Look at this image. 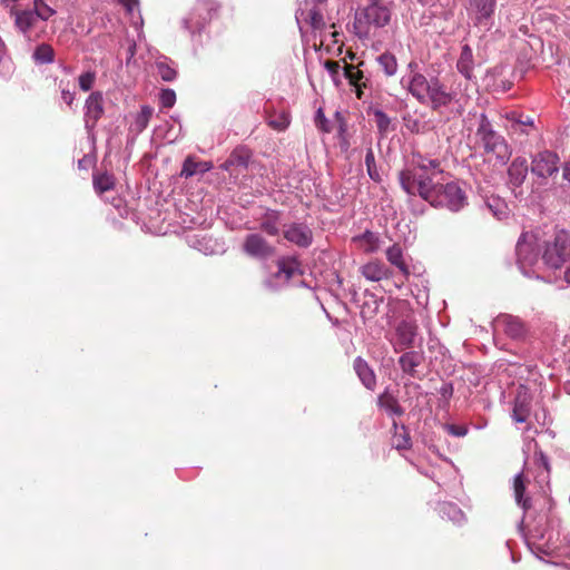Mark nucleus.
<instances>
[{
  "label": "nucleus",
  "mask_w": 570,
  "mask_h": 570,
  "mask_svg": "<svg viewBox=\"0 0 570 570\" xmlns=\"http://www.w3.org/2000/svg\"><path fill=\"white\" fill-rule=\"evenodd\" d=\"M417 336V322L413 314L409 313L395 325V336L393 341L395 352L413 348Z\"/></svg>",
  "instance_id": "nucleus-6"
},
{
  "label": "nucleus",
  "mask_w": 570,
  "mask_h": 570,
  "mask_svg": "<svg viewBox=\"0 0 570 570\" xmlns=\"http://www.w3.org/2000/svg\"><path fill=\"white\" fill-rule=\"evenodd\" d=\"M377 62L387 77H392L396 73L397 60L391 52H384L379 56Z\"/></svg>",
  "instance_id": "nucleus-32"
},
{
  "label": "nucleus",
  "mask_w": 570,
  "mask_h": 570,
  "mask_svg": "<svg viewBox=\"0 0 570 570\" xmlns=\"http://www.w3.org/2000/svg\"><path fill=\"white\" fill-rule=\"evenodd\" d=\"M513 490L517 503L521 504L523 509H528V499L523 498L525 492V480L522 473L514 476Z\"/></svg>",
  "instance_id": "nucleus-34"
},
{
  "label": "nucleus",
  "mask_w": 570,
  "mask_h": 570,
  "mask_svg": "<svg viewBox=\"0 0 570 570\" xmlns=\"http://www.w3.org/2000/svg\"><path fill=\"white\" fill-rule=\"evenodd\" d=\"M534 455L538 456V462L544 468L547 472H550V463L548 461V458L544 455V453L540 451H535Z\"/></svg>",
  "instance_id": "nucleus-47"
},
{
  "label": "nucleus",
  "mask_w": 570,
  "mask_h": 570,
  "mask_svg": "<svg viewBox=\"0 0 570 570\" xmlns=\"http://www.w3.org/2000/svg\"><path fill=\"white\" fill-rule=\"evenodd\" d=\"M518 262L522 267L532 266L538 261L533 235L522 234L517 244Z\"/></svg>",
  "instance_id": "nucleus-12"
},
{
  "label": "nucleus",
  "mask_w": 570,
  "mask_h": 570,
  "mask_svg": "<svg viewBox=\"0 0 570 570\" xmlns=\"http://www.w3.org/2000/svg\"><path fill=\"white\" fill-rule=\"evenodd\" d=\"M407 90L421 104H429L432 110L449 106L455 98V94L449 91L436 77L428 79L421 72H413Z\"/></svg>",
  "instance_id": "nucleus-2"
},
{
  "label": "nucleus",
  "mask_w": 570,
  "mask_h": 570,
  "mask_svg": "<svg viewBox=\"0 0 570 570\" xmlns=\"http://www.w3.org/2000/svg\"><path fill=\"white\" fill-rule=\"evenodd\" d=\"M354 87L356 88V97H357L358 99H361V98H362V95H363L362 87H366V83H365V82H363V83L356 85V86H354Z\"/></svg>",
  "instance_id": "nucleus-51"
},
{
  "label": "nucleus",
  "mask_w": 570,
  "mask_h": 570,
  "mask_svg": "<svg viewBox=\"0 0 570 570\" xmlns=\"http://www.w3.org/2000/svg\"><path fill=\"white\" fill-rule=\"evenodd\" d=\"M336 117H337L340 120H342V119H341V116H340V112H336Z\"/></svg>",
  "instance_id": "nucleus-56"
},
{
  "label": "nucleus",
  "mask_w": 570,
  "mask_h": 570,
  "mask_svg": "<svg viewBox=\"0 0 570 570\" xmlns=\"http://www.w3.org/2000/svg\"><path fill=\"white\" fill-rule=\"evenodd\" d=\"M353 242L358 244V247L366 254L374 253L380 247L379 237L370 230H366L361 236L354 237Z\"/></svg>",
  "instance_id": "nucleus-25"
},
{
  "label": "nucleus",
  "mask_w": 570,
  "mask_h": 570,
  "mask_svg": "<svg viewBox=\"0 0 570 570\" xmlns=\"http://www.w3.org/2000/svg\"><path fill=\"white\" fill-rule=\"evenodd\" d=\"M505 117L511 122L510 130H512L513 134L529 135L528 128L534 127L533 119L530 116L511 111L507 114Z\"/></svg>",
  "instance_id": "nucleus-21"
},
{
  "label": "nucleus",
  "mask_w": 570,
  "mask_h": 570,
  "mask_svg": "<svg viewBox=\"0 0 570 570\" xmlns=\"http://www.w3.org/2000/svg\"><path fill=\"white\" fill-rule=\"evenodd\" d=\"M32 57L39 63H50L55 60V50L50 45L41 43L35 49Z\"/></svg>",
  "instance_id": "nucleus-33"
},
{
  "label": "nucleus",
  "mask_w": 570,
  "mask_h": 570,
  "mask_svg": "<svg viewBox=\"0 0 570 570\" xmlns=\"http://www.w3.org/2000/svg\"><path fill=\"white\" fill-rule=\"evenodd\" d=\"M325 68L331 72V73H337L338 70H340V62L338 61H334V60H326L325 62Z\"/></svg>",
  "instance_id": "nucleus-48"
},
{
  "label": "nucleus",
  "mask_w": 570,
  "mask_h": 570,
  "mask_svg": "<svg viewBox=\"0 0 570 570\" xmlns=\"http://www.w3.org/2000/svg\"><path fill=\"white\" fill-rule=\"evenodd\" d=\"M307 21L314 30H323L325 28L323 14L316 9L308 11Z\"/></svg>",
  "instance_id": "nucleus-38"
},
{
  "label": "nucleus",
  "mask_w": 570,
  "mask_h": 570,
  "mask_svg": "<svg viewBox=\"0 0 570 570\" xmlns=\"http://www.w3.org/2000/svg\"><path fill=\"white\" fill-rule=\"evenodd\" d=\"M417 68V63L416 62H410L409 63V69H410V76H409V79L411 78V76L413 75V72H417L415 69Z\"/></svg>",
  "instance_id": "nucleus-52"
},
{
  "label": "nucleus",
  "mask_w": 570,
  "mask_h": 570,
  "mask_svg": "<svg viewBox=\"0 0 570 570\" xmlns=\"http://www.w3.org/2000/svg\"><path fill=\"white\" fill-rule=\"evenodd\" d=\"M344 76L351 86L362 83L361 81L364 77L363 71H361L356 66L350 65L347 62L344 63Z\"/></svg>",
  "instance_id": "nucleus-35"
},
{
  "label": "nucleus",
  "mask_w": 570,
  "mask_h": 570,
  "mask_svg": "<svg viewBox=\"0 0 570 570\" xmlns=\"http://www.w3.org/2000/svg\"><path fill=\"white\" fill-rule=\"evenodd\" d=\"M265 112L267 125L272 129L276 131H284L288 128L291 124V116L288 111L283 110L281 112H276L274 109L265 108Z\"/></svg>",
  "instance_id": "nucleus-22"
},
{
  "label": "nucleus",
  "mask_w": 570,
  "mask_h": 570,
  "mask_svg": "<svg viewBox=\"0 0 570 570\" xmlns=\"http://www.w3.org/2000/svg\"><path fill=\"white\" fill-rule=\"evenodd\" d=\"M315 125L323 132H331L332 128L330 126V121L325 117V114L322 108H318L315 115Z\"/></svg>",
  "instance_id": "nucleus-42"
},
{
  "label": "nucleus",
  "mask_w": 570,
  "mask_h": 570,
  "mask_svg": "<svg viewBox=\"0 0 570 570\" xmlns=\"http://www.w3.org/2000/svg\"><path fill=\"white\" fill-rule=\"evenodd\" d=\"M279 213L275 210L267 212L259 224V228L269 236H276L279 233Z\"/></svg>",
  "instance_id": "nucleus-26"
},
{
  "label": "nucleus",
  "mask_w": 570,
  "mask_h": 570,
  "mask_svg": "<svg viewBox=\"0 0 570 570\" xmlns=\"http://www.w3.org/2000/svg\"><path fill=\"white\" fill-rule=\"evenodd\" d=\"M458 70L468 79L472 77L473 55L471 48L465 45L462 48L460 59L456 63Z\"/></svg>",
  "instance_id": "nucleus-27"
},
{
  "label": "nucleus",
  "mask_w": 570,
  "mask_h": 570,
  "mask_svg": "<svg viewBox=\"0 0 570 570\" xmlns=\"http://www.w3.org/2000/svg\"><path fill=\"white\" fill-rule=\"evenodd\" d=\"M365 165L370 177L377 181L380 179V176L375 168V158L372 149H368L366 153Z\"/></svg>",
  "instance_id": "nucleus-40"
},
{
  "label": "nucleus",
  "mask_w": 570,
  "mask_h": 570,
  "mask_svg": "<svg viewBox=\"0 0 570 570\" xmlns=\"http://www.w3.org/2000/svg\"><path fill=\"white\" fill-rule=\"evenodd\" d=\"M559 161L556 153L549 150L538 153L531 161V171L540 178L551 177L558 173Z\"/></svg>",
  "instance_id": "nucleus-8"
},
{
  "label": "nucleus",
  "mask_w": 570,
  "mask_h": 570,
  "mask_svg": "<svg viewBox=\"0 0 570 570\" xmlns=\"http://www.w3.org/2000/svg\"><path fill=\"white\" fill-rule=\"evenodd\" d=\"M283 233L285 239L299 247H307L313 240L312 230L303 224L293 223Z\"/></svg>",
  "instance_id": "nucleus-13"
},
{
  "label": "nucleus",
  "mask_w": 570,
  "mask_h": 570,
  "mask_svg": "<svg viewBox=\"0 0 570 570\" xmlns=\"http://www.w3.org/2000/svg\"><path fill=\"white\" fill-rule=\"evenodd\" d=\"M154 114V108L150 106H142L141 110L137 114L135 121L132 124V130L136 132H141L145 130L149 124Z\"/></svg>",
  "instance_id": "nucleus-30"
},
{
  "label": "nucleus",
  "mask_w": 570,
  "mask_h": 570,
  "mask_svg": "<svg viewBox=\"0 0 570 570\" xmlns=\"http://www.w3.org/2000/svg\"><path fill=\"white\" fill-rule=\"evenodd\" d=\"M494 325L497 330L502 331L511 338L519 340L524 337L527 327L524 323L515 316L503 314L495 318Z\"/></svg>",
  "instance_id": "nucleus-11"
},
{
  "label": "nucleus",
  "mask_w": 570,
  "mask_h": 570,
  "mask_svg": "<svg viewBox=\"0 0 570 570\" xmlns=\"http://www.w3.org/2000/svg\"><path fill=\"white\" fill-rule=\"evenodd\" d=\"M360 272L370 282H381L392 277L391 268L380 259H372L364 264Z\"/></svg>",
  "instance_id": "nucleus-14"
},
{
  "label": "nucleus",
  "mask_w": 570,
  "mask_h": 570,
  "mask_svg": "<svg viewBox=\"0 0 570 570\" xmlns=\"http://www.w3.org/2000/svg\"><path fill=\"white\" fill-rule=\"evenodd\" d=\"M392 426L394 429L393 445L397 450L410 449L412 443L407 429L404 425L399 428L395 421H393Z\"/></svg>",
  "instance_id": "nucleus-28"
},
{
  "label": "nucleus",
  "mask_w": 570,
  "mask_h": 570,
  "mask_svg": "<svg viewBox=\"0 0 570 570\" xmlns=\"http://www.w3.org/2000/svg\"><path fill=\"white\" fill-rule=\"evenodd\" d=\"M197 166H198V164L195 163L191 158H187L184 161L180 176L186 177V178L191 177L193 175L196 174Z\"/></svg>",
  "instance_id": "nucleus-44"
},
{
  "label": "nucleus",
  "mask_w": 570,
  "mask_h": 570,
  "mask_svg": "<svg viewBox=\"0 0 570 570\" xmlns=\"http://www.w3.org/2000/svg\"><path fill=\"white\" fill-rule=\"evenodd\" d=\"M528 170L527 159L517 157L508 168L509 183L514 187H520L527 178Z\"/></svg>",
  "instance_id": "nucleus-17"
},
{
  "label": "nucleus",
  "mask_w": 570,
  "mask_h": 570,
  "mask_svg": "<svg viewBox=\"0 0 570 570\" xmlns=\"http://www.w3.org/2000/svg\"><path fill=\"white\" fill-rule=\"evenodd\" d=\"M353 367L363 385L367 390L374 391L376 387V376L367 362L358 356L354 360Z\"/></svg>",
  "instance_id": "nucleus-18"
},
{
  "label": "nucleus",
  "mask_w": 570,
  "mask_h": 570,
  "mask_svg": "<svg viewBox=\"0 0 570 570\" xmlns=\"http://www.w3.org/2000/svg\"><path fill=\"white\" fill-rule=\"evenodd\" d=\"M475 136L487 154L495 155L502 163L509 157V147L504 138L494 130L485 114H481L479 117Z\"/></svg>",
  "instance_id": "nucleus-3"
},
{
  "label": "nucleus",
  "mask_w": 570,
  "mask_h": 570,
  "mask_svg": "<svg viewBox=\"0 0 570 570\" xmlns=\"http://www.w3.org/2000/svg\"><path fill=\"white\" fill-rule=\"evenodd\" d=\"M386 259L391 265L395 266L400 271L404 279L409 278L411 272L399 244H393L386 249Z\"/></svg>",
  "instance_id": "nucleus-20"
},
{
  "label": "nucleus",
  "mask_w": 570,
  "mask_h": 570,
  "mask_svg": "<svg viewBox=\"0 0 570 570\" xmlns=\"http://www.w3.org/2000/svg\"><path fill=\"white\" fill-rule=\"evenodd\" d=\"M94 187L98 194L111 190L115 187V177L108 173L94 175Z\"/></svg>",
  "instance_id": "nucleus-31"
},
{
  "label": "nucleus",
  "mask_w": 570,
  "mask_h": 570,
  "mask_svg": "<svg viewBox=\"0 0 570 570\" xmlns=\"http://www.w3.org/2000/svg\"><path fill=\"white\" fill-rule=\"evenodd\" d=\"M242 248L246 255L257 259H268L276 253V248L257 233L248 234L244 238Z\"/></svg>",
  "instance_id": "nucleus-7"
},
{
  "label": "nucleus",
  "mask_w": 570,
  "mask_h": 570,
  "mask_svg": "<svg viewBox=\"0 0 570 570\" xmlns=\"http://www.w3.org/2000/svg\"><path fill=\"white\" fill-rule=\"evenodd\" d=\"M340 131L341 132L345 131V125L342 121H341V125H340Z\"/></svg>",
  "instance_id": "nucleus-54"
},
{
  "label": "nucleus",
  "mask_w": 570,
  "mask_h": 570,
  "mask_svg": "<svg viewBox=\"0 0 570 570\" xmlns=\"http://www.w3.org/2000/svg\"><path fill=\"white\" fill-rule=\"evenodd\" d=\"M563 178L570 183V163H567L563 167Z\"/></svg>",
  "instance_id": "nucleus-49"
},
{
  "label": "nucleus",
  "mask_w": 570,
  "mask_h": 570,
  "mask_svg": "<svg viewBox=\"0 0 570 570\" xmlns=\"http://www.w3.org/2000/svg\"><path fill=\"white\" fill-rule=\"evenodd\" d=\"M250 157V150L244 146H239L233 150L228 160L226 161V165L246 167L248 165Z\"/></svg>",
  "instance_id": "nucleus-29"
},
{
  "label": "nucleus",
  "mask_w": 570,
  "mask_h": 570,
  "mask_svg": "<svg viewBox=\"0 0 570 570\" xmlns=\"http://www.w3.org/2000/svg\"><path fill=\"white\" fill-rule=\"evenodd\" d=\"M69 81L65 82L63 80H60L59 82V88L61 89V97H62V100L67 104V105H71L72 101H73V98H75V94L71 92L69 90Z\"/></svg>",
  "instance_id": "nucleus-45"
},
{
  "label": "nucleus",
  "mask_w": 570,
  "mask_h": 570,
  "mask_svg": "<svg viewBox=\"0 0 570 570\" xmlns=\"http://www.w3.org/2000/svg\"><path fill=\"white\" fill-rule=\"evenodd\" d=\"M442 173L438 159L417 154L413 155L412 168L402 170L399 180L409 195L420 196L433 207L459 212L466 205L465 191L455 181L442 183L438 179Z\"/></svg>",
  "instance_id": "nucleus-1"
},
{
  "label": "nucleus",
  "mask_w": 570,
  "mask_h": 570,
  "mask_svg": "<svg viewBox=\"0 0 570 570\" xmlns=\"http://www.w3.org/2000/svg\"><path fill=\"white\" fill-rule=\"evenodd\" d=\"M424 361L422 351H406L399 358V365L404 374L411 377H417L416 367Z\"/></svg>",
  "instance_id": "nucleus-15"
},
{
  "label": "nucleus",
  "mask_w": 570,
  "mask_h": 570,
  "mask_svg": "<svg viewBox=\"0 0 570 570\" xmlns=\"http://www.w3.org/2000/svg\"><path fill=\"white\" fill-rule=\"evenodd\" d=\"M446 430L450 434L455 436H464L468 432V429L462 425L450 424L446 426Z\"/></svg>",
  "instance_id": "nucleus-46"
},
{
  "label": "nucleus",
  "mask_w": 570,
  "mask_h": 570,
  "mask_svg": "<svg viewBox=\"0 0 570 570\" xmlns=\"http://www.w3.org/2000/svg\"><path fill=\"white\" fill-rule=\"evenodd\" d=\"M497 0H466V11L475 26H487L495 11Z\"/></svg>",
  "instance_id": "nucleus-9"
},
{
  "label": "nucleus",
  "mask_w": 570,
  "mask_h": 570,
  "mask_svg": "<svg viewBox=\"0 0 570 570\" xmlns=\"http://www.w3.org/2000/svg\"><path fill=\"white\" fill-rule=\"evenodd\" d=\"M299 266L301 264L295 257H282L277 261L278 271L275 277L289 282L296 275L302 274Z\"/></svg>",
  "instance_id": "nucleus-19"
},
{
  "label": "nucleus",
  "mask_w": 570,
  "mask_h": 570,
  "mask_svg": "<svg viewBox=\"0 0 570 570\" xmlns=\"http://www.w3.org/2000/svg\"><path fill=\"white\" fill-rule=\"evenodd\" d=\"M564 278L570 284V266L567 268V271L564 273Z\"/></svg>",
  "instance_id": "nucleus-53"
},
{
  "label": "nucleus",
  "mask_w": 570,
  "mask_h": 570,
  "mask_svg": "<svg viewBox=\"0 0 570 570\" xmlns=\"http://www.w3.org/2000/svg\"><path fill=\"white\" fill-rule=\"evenodd\" d=\"M159 100L163 107L171 108L176 102V94L173 89H163Z\"/></svg>",
  "instance_id": "nucleus-41"
},
{
  "label": "nucleus",
  "mask_w": 570,
  "mask_h": 570,
  "mask_svg": "<svg viewBox=\"0 0 570 570\" xmlns=\"http://www.w3.org/2000/svg\"><path fill=\"white\" fill-rule=\"evenodd\" d=\"M202 4L206 6L207 4V0H203Z\"/></svg>",
  "instance_id": "nucleus-55"
},
{
  "label": "nucleus",
  "mask_w": 570,
  "mask_h": 570,
  "mask_svg": "<svg viewBox=\"0 0 570 570\" xmlns=\"http://www.w3.org/2000/svg\"><path fill=\"white\" fill-rule=\"evenodd\" d=\"M157 72L164 81H173L177 76V71L165 62L157 63Z\"/></svg>",
  "instance_id": "nucleus-39"
},
{
  "label": "nucleus",
  "mask_w": 570,
  "mask_h": 570,
  "mask_svg": "<svg viewBox=\"0 0 570 570\" xmlns=\"http://www.w3.org/2000/svg\"><path fill=\"white\" fill-rule=\"evenodd\" d=\"M96 80V73L88 71L79 76V87L83 91H88L92 88Z\"/></svg>",
  "instance_id": "nucleus-43"
},
{
  "label": "nucleus",
  "mask_w": 570,
  "mask_h": 570,
  "mask_svg": "<svg viewBox=\"0 0 570 570\" xmlns=\"http://www.w3.org/2000/svg\"><path fill=\"white\" fill-rule=\"evenodd\" d=\"M35 14L37 19H41L43 21L48 20L52 17L56 11L49 7L43 0H33Z\"/></svg>",
  "instance_id": "nucleus-36"
},
{
  "label": "nucleus",
  "mask_w": 570,
  "mask_h": 570,
  "mask_svg": "<svg viewBox=\"0 0 570 570\" xmlns=\"http://www.w3.org/2000/svg\"><path fill=\"white\" fill-rule=\"evenodd\" d=\"M85 124L88 129L96 127L104 115V96L100 91H94L86 100Z\"/></svg>",
  "instance_id": "nucleus-10"
},
{
  "label": "nucleus",
  "mask_w": 570,
  "mask_h": 570,
  "mask_svg": "<svg viewBox=\"0 0 570 570\" xmlns=\"http://www.w3.org/2000/svg\"><path fill=\"white\" fill-rule=\"evenodd\" d=\"M391 20L390 9L382 1H371L364 10L356 13L354 27L360 33H367L371 26L382 28Z\"/></svg>",
  "instance_id": "nucleus-5"
},
{
  "label": "nucleus",
  "mask_w": 570,
  "mask_h": 570,
  "mask_svg": "<svg viewBox=\"0 0 570 570\" xmlns=\"http://www.w3.org/2000/svg\"><path fill=\"white\" fill-rule=\"evenodd\" d=\"M377 404L380 407L384 409L389 412V414L402 416L404 414L403 407L400 405L397 399L384 391L377 399Z\"/></svg>",
  "instance_id": "nucleus-24"
},
{
  "label": "nucleus",
  "mask_w": 570,
  "mask_h": 570,
  "mask_svg": "<svg viewBox=\"0 0 570 570\" xmlns=\"http://www.w3.org/2000/svg\"><path fill=\"white\" fill-rule=\"evenodd\" d=\"M10 13L14 17L16 27L23 33H27L36 24L37 17L31 10H17L16 8H11Z\"/></svg>",
  "instance_id": "nucleus-23"
},
{
  "label": "nucleus",
  "mask_w": 570,
  "mask_h": 570,
  "mask_svg": "<svg viewBox=\"0 0 570 570\" xmlns=\"http://www.w3.org/2000/svg\"><path fill=\"white\" fill-rule=\"evenodd\" d=\"M374 121L381 132H386L390 128L391 119L390 117L382 111L381 109H375L373 111Z\"/></svg>",
  "instance_id": "nucleus-37"
},
{
  "label": "nucleus",
  "mask_w": 570,
  "mask_h": 570,
  "mask_svg": "<svg viewBox=\"0 0 570 570\" xmlns=\"http://www.w3.org/2000/svg\"><path fill=\"white\" fill-rule=\"evenodd\" d=\"M570 257V233L558 232L552 240L546 243L542 254L543 263L550 268H560Z\"/></svg>",
  "instance_id": "nucleus-4"
},
{
  "label": "nucleus",
  "mask_w": 570,
  "mask_h": 570,
  "mask_svg": "<svg viewBox=\"0 0 570 570\" xmlns=\"http://www.w3.org/2000/svg\"><path fill=\"white\" fill-rule=\"evenodd\" d=\"M531 412V396L527 391H519L512 411V417L518 423L527 422Z\"/></svg>",
  "instance_id": "nucleus-16"
},
{
  "label": "nucleus",
  "mask_w": 570,
  "mask_h": 570,
  "mask_svg": "<svg viewBox=\"0 0 570 570\" xmlns=\"http://www.w3.org/2000/svg\"><path fill=\"white\" fill-rule=\"evenodd\" d=\"M120 2L127 7V9L130 11L132 9L134 4H137V0H120Z\"/></svg>",
  "instance_id": "nucleus-50"
}]
</instances>
